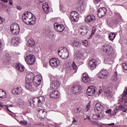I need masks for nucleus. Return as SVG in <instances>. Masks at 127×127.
Returning <instances> with one entry per match:
<instances>
[{
    "label": "nucleus",
    "instance_id": "1",
    "mask_svg": "<svg viewBox=\"0 0 127 127\" xmlns=\"http://www.w3.org/2000/svg\"><path fill=\"white\" fill-rule=\"evenodd\" d=\"M41 79L42 78L40 75L34 76L33 73H29L25 77L26 89L31 92H34L35 87H38L41 84Z\"/></svg>",
    "mask_w": 127,
    "mask_h": 127
},
{
    "label": "nucleus",
    "instance_id": "2",
    "mask_svg": "<svg viewBox=\"0 0 127 127\" xmlns=\"http://www.w3.org/2000/svg\"><path fill=\"white\" fill-rule=\"evenodd\" d=\"M94 111L96 114H94L93 115L92 118L93 120H100L104 118L105 115H104V107L102 106L101 103H97L95 105V107L94 108Z\"/></svg>",
    "mask_w": 127,
    "mask_h": 127
},
{
    "label": "nucleus",
    "instance_id": "3",
    "mask_svg": "<svg viewBox=\"0 0 127 127\" xmlns=\"http://www.w3.org/2000/svg\"><path fill=\"white\" fill-rule=\"evenodd\" d=\"M22 21L26 24L33 25L35 24V17L30 12H25L22 17Z\"/></svg>",
    "mask_w": 127,
    "mask_h": 127
},
{
    "label": "nucleus",
    "instance_id": "4",
    "mask_svg": "<svg viewBox=\"0 0 127 127\" xmlns=\"http://www.w3.org/2000/svg\"><path fill=\"white\" fill-rule=\"evenodd\" d=\"M103 52L107 55L109 60H112L116 58V54H115L113 47L111 46L108 45L104 47Z\"/></svg>",
    "mask_w": 127,
    "mask_h": 127
},
{
    "label": "nucleus",
    "instance_id": "5",
    "mask_svg": "<svg viewBox=\"0 0 127 127\" xmlns=\"http://www.w3.org/2000/svg\"><path fill=\"white\" fill-rule=\"evenodd\" d=\"M58 53L62 59H67L69 57V52L66 48H60L58 51Z\"/></svg>",
    "mask_w": 127,
    "mask_h": 127
},
{
    "label": "nucleus",
    "instance_id": "6",
    "mask_svg": "<svg viewBox=\"0 0 127 127\" xmlns=\"http://www.w3.org/2000/svg\"><path fill=\"white\" fill-rule=\"evenodd\" d=\"M45 102V97L44 96H40L33 99V105L36 106V107H40L42 104H44Z\"/></svg>",
    "mask_w": 127,
    "mask_h": 127
},
{
    "label": "nucleus",
    "instance_id": "7",
    "mask_svg": "<svg viewBox=\"0 0 127 127\" xmlns=\"http://www.w3.org/2000/svg\"><path fill=\"white\" fill-rule=\"evenodd\" d=\"M25 61L28 65H33L36 61L35 56L33 55H28L25 58Z\"/></svg>",
    "mask_w": 127,
    "mask_h": 127
},
{
    "label": "nucleus",
    "instance_id": "8",
    "mask_svg": "<svg viewBox=\"0 0 127 127\" xmlns=\"http://www.w3.org/2000/svg\"><path fill=\"white\" fill-rule=\"evenodd\" d=\"M50 64L53 68H57L58 66H60V61L56 58H53L50 59Z\"/></svg>",
    "mask_w": 127,
    "mask_h": 127
},
{
    "label": "nucleus",
    "instance_id": "9",
    "mask_svg": "<svg viewBox=\"0 0 127 127\" xmlns=\"http://www.w3.org/2000/svg\"><path fill=\"white\" fill-rule=\"evenodd\" d=\"M97 76L99 79H106L109 76V71L106 69L101 70Z\"/></svg>",
    "mask_w": 127,
    "mask_h": 127
},
{
    "label": "nucleus",
    "instance_id": "10",
    "mask_svg": "<svg viewBox=\"0 0 127 127\" xmlns=\"http://www.w3.org/2000/svg\"><path fill=\"white\" fill-rule=\"evenodd\" d=\"M10 29L12 34L17 35L19 33V31H20V30L19 29V25L17 23L11 24Z\"/></svg>",
    "mask_w": 127,
    "mask_h": 127
},
{
    "label": "nucleus",
    "instance_id": "11",
    "mask_svg": "<svg viewBox=\"0 0 127 127\" xmlns=\"http://www.w3.org/2000/svg\"><path fill=\"white\" fill-rule=\"evenodd\" d=\"M118 111H123V113H127V107H124L122 105L117 107L115 110L113 112V114H111L110 115L111 117L116 116V114H117V112H118Z\"/></svg>",
    "mask_w": 127,
    "mask_h": 127
},
{
    "label": "nucleus",
    "instance_id": "12",
    "mask_svg": "<svg viewBox=\"0 0 127 127\" xmlns=\"http://www.w3.org/2000/svg\"><path fill=\"white\" fill-rule=\"evenodd\" d=\"M70 19L73 22H77L79 20V13L76 11H72L70 14Z\"/></svg>",
    "mask_w": 127,
    "mask_h": 127
},
{
    "label": "nucleus",
    "instance_id": "13",
    "mask_svg": "<svg viewBox=\"0 0 127 127\" xmlns=\"http://www.w3.org/2000/svg\"><path fill=\"white\" fill-rule=\"evenodd\" d=\"M60 86V82L58 79L56 78L55 80L53 81V83L51 84L50 88L51 90H57V89H58Z\"/></svg>",
    "mask_w": 127,
    "mask_h": 127
},
{
    "label": "nucleus",
    "instance_id": "14",
    "mask_svg": "<svg viewBox=\"0 0 127 127\" xmlns=\"http://www.w3.org/2000/svg\"><path fill=\"white\" fill-rule=\"evenodd\" d=\"M37 111L38 118H40V119H45L46 118V111L45 109H38Z\"/></svg>",
    "mask_w": 127,
    "mask_h": 127
},
{
    "label": "nucleus",
    "instance_id": "15",
    "mask_svg": "<svg viewBox=\"0 0 127 127\" xmlns=\"http://www.w3.org/2000/svg\"><path fill=\"white\" fill-rule=\"evenodd\" d=\"M81 89V85L79 84L75 85L72 87V93L75 94V95H79Z\"/></svg>",
    "mask_w": 127,
    "mask_h": 127
},
{
    "label": "nucleus",
    "instance_id": "16",
    "mask_svg": "<svg viewBox=\"0 0 127 127\" xmlns=\"http://www.w3.org/2000/svg\"><path fill=\"white\" fill-rule=\"evenodd\" d=\"M97 88L94 86H91L88 87L87 90V94L88 96H94L95 95V92H96V89Z\"/></svg>",
    "mask_w": 127,
    "mask_h": 127
},
{
    "label": "nucleus",
    "instance_id": "17",
    "mask_svg": "<svg viewBox=\"0 0 127 127\" xmlns=\"http://www.w3.org/2000/svg\"><path fill=\"white\" fill-rule=\"evenodd\" d=\"M50 96L52 99H58L60 97V93L56 89L52 90L50 93Z\"/></svg>",
    "mask_w": 127,
    "mask_h": 127
},
{
    "label": "nucleus",
    "instance_id": "18",
    "mask_svg": "<svg viewBox=\"0 0 127 127\" xmlns=\"http://www.w3.org/2000/svg\"><path fill=\"white\" fill-rule=\"evenodd\" d=\"M107 8L105 7L100 8L98 11L97 15L98 17H103L107 14Z\"/></svg>",
    "mask_w": 127,
    "mask_h": 127
},
{
    "label": "nucleus",
    "instance_id": "19",
    "mask_svg": "<svg viewBox=\"0 0 127 127\" xmlns=\"http://www.w3.org/2000/svg\"><path fill=\"white\" fill-rule=\"evenodd\" d=\"M55 29L58 32H62L64 30V26L63 24L59 25L58 23H56L54 24Z\"/></svg>",
    "mask_w": 127,
    "mask_h": 127
},
{
    "label": "nucleus",
    "instance_id": "20",
    "mask_svg": "<svg viewBox=\"0 0 127 127\" xmlns=\"http://www.w3.org/2000/svg\"><path fill=\"white\" fill-rule=\"evenodd\" d=\"M23 91V89H22V88H21V86H19L14 88L12 90V93L14 95H20V94L22 93Z\"/></svg>",
    "mask_w": 127,
    "mask_h": 127
},
{
    "label": "nucleus",
    "instance_id": "21",
    "mask_svg": "<svg viewBox=\"0 0 127 127\" xmlns=\"http://www.w3.org/2000/svg\"><path fill=\"white\" fill-rule=\"evenodd\" d=\"M88 66H89L91 70L96 69V66H97V63L96 62V60H95V59L90 60L89 61Z\"/></svg>",
    "mask_w": 127,
    "mask_h": 127
},
{
    "label": "nucleus",
    "instance_id": "22",
    "mask_svg": "<svg viewBox=\"0 0 127 127\" xmlns=\"http://www.w3.org/2000/svg\"><path fill=\"white\" fill-rule=\"evenodd\" d=\"M11 44L13 46H17L20 41V38L18 37H13L11 39Z\"/></svg>",
    "mask_w": 127,
    "mask_h": 127
},
{
    "label": "nucleus",
    "instance_id": "23",
    "mask_svg": "<svg viewBox=\"0 0 127 127\" xmlns=\"http://www.w3.org/2000/svg\"><path fill=\"white\" fill-rule=\"evenodd\" d=\"M82 31L81 32V35H86L89 32V27L84 25L81 28Z\"/></svg>",
    "mask_w": 127,
    "mask_h": 127
},
{
    "label": "nucleus",
    "instance_id": "24",
    "mask_svg": "<svg viewBox=\"0 0 127 127\" xmlns=\"http://www.w3.org/2000/svg\"><path fill=\"white\" fill-rule=\"evenodd\" d=\"M86 22H92V21H95L96 17L94 15H89L85 18Z\"/></svg>",
    "mask_w": 127,
    "mask_h": 127
},
{
    "label": "nucleus",
    "instance_id": "25",
    "mask_svg": "<svg viewBox=\"0 0 127 127\" xmlns=\"http://www.w3.org/2000/svg\"><path fill=\"white\" fill-rule=\"evenodd\" d=\"M90 80L91 79L87 73L83 74L82 81L84 83H88V82H90Z\"/></svg>",
    "mask_w": 127,
    "mask_h": 127
},
{
    "label": "nucleus",
    "instance_id": "26",
    "mask_svg": "<svg viewBox=\"0 0 127 127\" xmlns=\"http://www.w3.org/2000/svg\"><path fill=\"white\" fill-rule=\"evenodd\" d=\"M16 69L19 72H23L24 71V66H23L21 64H16Z\"/></svg>",
    "mask_w": 127,
    "mask_h": 127
},
{
    "label": "nucleus",
    "instance_id": "27",
    "mask_svg": "<svg viewBox=\"0 0 127 127\" xmlns=\"http://www.w3.org/2000/svg\"><path fill=\"white\" fill-rule=\"evenodd\" d=\"M74 57L76 59H81L83 57V54L79 51H76L74 53Z\"/></svg>",
    "mask_w": 127,
    "mask_h": 127
},
{
    "label": "nucleus",
    "instance_id": "28",
    "mask_svg": "<svg viewBox=\"0 0 127 127\" xmlns=\"http://www.w3.org/2000/svg\"><path fill=\"white\" fill-rule=\"evenodd\" d=\"M27 45L29 46V47H34V45H35V42L33 39H30L27 42Z\"/></svg>",
    "mask_w": 127,
    "mask_h": 127
},
{
    "label": "nucleus",
    "instance_id": "29",
    "mask_svg": "<svg viewBox=\"0 0 127 127\" xmlns=\"http://www.w3.org/2000/svg\"><path fill=\"white\" fill-rule=\"evenodd\" d=\"M42 7L46 13H48V12H49V6L48 5V3L46 2L43 3Z\"/></svg>",
    "mask_w": 127,
    "mask_h": 127
},
{
    "label": "nucleus",
    "instance_id": "30",
    "mask_svg": "<svg viewBox=\"0 0 127 127\" xmlns=\"http://www.w3.org/2000/svg\"><path fill=\"white\" fill-rule=\"evenodd\" d=\"M112 92V88L111 87H108L104 90L105 96L107 97H111V92Z\"/></svg>",
    "mask_w": 127,
    "mask_h": 127
},
{
    "label": "nucleus",
    "instance_id": "31",
    "mask_svg": "<svg viewBox=\"0 0 127 127\" xmlns=\"http://www.w3.org/2000/svg\"><path fill=\"white\" fill-rule=\"evenodd\" d=\"M6 92L4 91V90L0 89V99H6Z\"/></svg>",
    "mask_w": 127,
    "mask_h": 127
},
{
    "label": "nucleus",
    "instance_id": "32",
    "mask_svg": "<svg viewBox=\"0 0 127 127\" xmlns=\"http://www.w3.org/2000/svg\"><path fill=\"white\" fill-rule=\"evenodd\" d=\"M117 35L115 33H111L109 36V39L111 41H113L114 39L116 38Z\"/></svg>",
    "mask_w": 127,
    "mask_h": 127
},
{
    "label": "nucleus",
    "instance_id": "33",
    "mask_svg": "<svg viewBox=\"0 0 127 127\" xmlns=\"http://www.w3.org/2000/svg\"><path fill=\"white\" fill-rule=\"evenodd\" d=\"M112 81H118V79H119V77H118V72L117 71H115L114 73V74L112 76Z\"/></svg>",
    "mask_w": 127,
    "mask_h": 127
},
{
    "label": "nucleus",
    "instance_id": "34",
    "mask_svg": "<svg viewBox=\"0 0 127 127\" xmlns=\"http://www.w3.org/2000/svg\"><path fill=\"white\" fill-rule=\"evenodd\" d=\"M80 43L78 41H74L72 42L73 47H80Z\"/></svg>",
    "mask_w": 127,
    "mask_h": 127
},
{
    "label": "nucleus",
    "instance_id": "35",
    "mask_svg": "<svg viewBox=\"0 0 127 127\" xmlns=\"http://www.w3.org/2000/svg\"><path fill=\"white\" fill-rule=\"evenodd\" d=\"M48 35L49 38H51V39H53L55 37V35H54V33H53V32L52 31L49 32Z\"/></svg>",
    "mask_w": 127,
    "mask_h": 127
},
{
    "label": "nucleus",
    "instance_id": "36",
    "mask_svg": "<svg viewBox=\"0 0 127 127\" xmlns=\"http://www.w3.org/2000/svg\"><path fill=\"white\" fill-rule=\"evenodd\" d=\"M96 28L95 27H93L92 33H91L90 36H89V37L88 38L89 39H91V38H92V37H93V35H94V34L95 33H96Z\"/></svg>",
    "mask_w": 127,
    "mask_h": 127
},
{
    "label": "nucleus",
    "instance_id": "37",
    "mask_svg": "<svg viewBox=\"0 0 127 127\" xmlns=\"http://www.w3.org/2000/svg\"><path fill=\"white\" fill-rule=\"evenodd\" d=\"M127 95H126L124 98L123 97V95H122V99H119V101L120 102H123V100H124L125 103L126 104H127Z\"/></svg>",
    "mask_w": 127,
    "mask_h": 127
},
{
    "label": "nucleus",
    "instance_id": "38",
    "mask_svg": "<svg viewBox=\"0 0 127 127\" xmlns=\"http://www.w3.org/2000/svg\"><path fill=\"white\" fill-rule=\"evenodd\" d=\"M119 22V20L116 19H113L111 21V25H113V24H117V23Z\"/></svg>",
    "mask_w": 127,
    "mask_h": 127
},
{
    "label": "nucleus",
    "instance_id": "39",
    "mask_svg": "<svg viewBox=\"0 0 127 127\" xmlns=\"http://www.w3.org/2000/svg\"><path fill=\"white\" fill-rule=\"evenodd\" d=\"M17 102L19 105H23V104H24V101H23V100L20 98L18 99Z\"/></svg>",
    "mask_w": 127,
    "mask_h": 127
},
{
    "label": "nucleus",
    "instance_id": "40",
    "mask_svg": "<svg viewBox=\"0 0 127 127\" xmlns=\"http://www.w3.org/2000/svg\"><path fill=\"white\" fill-rule=\"evenodd\" d=\"M72 67L73 70H76V69H77V65H76V64H75V62H74L72 63Z\"/></svg>",
    "mask_w": 127,
    "mask_h": 127
},
{
    "label": "nucleus",
    "instance_id": "41",
    "mask_svg": "<svg viewBox=\"0 0 127 127\" xmlns=\"http://www.w3.org/2000/svg\"><path fill=\"white\" fill-rule=\"evenodd\" d=\"M82 43L84 46H87L89 42H88V41L85 40L83 41Z\"/></svg>",
    "mask_w": 127,
    "mask_h": 127
},
{
    "label": "nucleus",
    "instance_id": "42",
    "mask_svg": "<svg viewBox=\"0 0 127 127\" xmlns=\"http://www.w3.org/2000/svg\"><path fill=\"white\" fill-rule=\"evenodd\" d=\"M20 123L22 124V125H27V122L24 120L20 121Z\"/></svg>",
    "mask_w": 127,
    "mask_h": 127
},
{
    "label": "nucleus",
    "instance_id": "43",
    "mask_svg": "<svg viewBox=\"0 0 127 127\" xmlns=\"http://www.w3.org/2000/svg\"><path fill=\"white\" fill-rule=\"evenodd\" d=\"M123 66L124 70H126L127 71V64L124 63L123 64Z\"/></svg>",
    "mask_w": 127,
    "mask_h": 127
},
{
    "label": "nucleus",
    "instance_id": "44",
    "mask_svg": "<svg viewBox=\"0 0 127 127\" xmlns=\"http://www.w3.org/2000/svg\"><path fill=\"white\" fill-rule=\"evenodd\" d=\"M116 15H117V16L119 18V19L122 20V16L121 15V14H120V13H116Z\"/></svg>",
    "mask_w": 127,
    "mask_h": 127
},
{
    "label": "nucleus",
    "instance_id": "45",
    "mask_svg": "<svg viewBox=\"0 0 127 127\" xmlns=\"http://www.w3.org/2000/svg\"><path fill=\"white\" fill-rule=\"evenodd\" d=\"M74 113L75 114H79V113H80V111H79V108L74 109Z\"/></svg>",
    "mask_w": 127,
    "mask_h": 127
},
{
    "label": "nucleus",
    "instance_id": "46",
    "mask_svg": "<svg viewBox=\"0 0 127 127\" xmlns=\"http://www.w3.org/2000/svg\"><path fill=\"white\" fill-rule=\"evenodd\" d=\"M105 113L106 114H111L112 113V109H109L108 110H107Z\"/></svg>",
    "mask_w": 127,
    "mask_h": 127
},
{
    "label": "nucleus",
    "instance_id": "47",
    "mask_svg": "<svg viewBox=\"0 0 127 127\" xmlns=\"http://www.w3.org/2000/svg\"><path fill=\"white\" fill-rule=\"evenodd\" d=\"M86 109H87V112L90 110V103H88V104L86 106Z\"/></svg>",
    "mask_w": 127,
    "mask_h": 127
},
{
    "label": "nucleus",
    "instance_id": "48",
    "mask_svg": "<svg viewBox=\"0 0 127 127\" xmlns=\"http://www.w3.org/2000/svg\"><path fill=\"white\" fill-rule=\"evenodd\" d=\"M78 10H79L82 13V12H83V11H84V9H82V8L81 7H79L78 8Z\"/></svg>",
    "mask_w": 127,
    "mask_h": 127
},
{
    "label": "nucleus",
    "instance_id": "49",
    "mask_svg": "<svg viewBox=\"0 0 127 127\" xmlns=\"http://www.w3.org/2000/svg\"><path fill=\"white\" fill-rule=\"evenodd\" d=\"M5 107L7 111L9 112L10 113H11V111H10V110H9V109H8V105H5Z\"/></svg>",
    "mask_w": 127,
    "mask_h": 127
},
{
    "label": "nucleus",
    "instance_id": "50",
    "mask_svg": "<svg viewBox=\"0 0 127 127\" xmlns=\"http://www.w3.org/2000/svg\"><path fill=\"white\" fill-rule=\"evenodd\" d=\"M10 59V57H9V56L6 57V61H9Z\"/></svg>",
    "mask_w": 127,
    "mask_h": 127
},
{
    "label": "nucleus",
    "instance_id": "51",
    "mask_svg": "<svg viewBox=\"0 0 127 127\" xmlns=\"http://www.w3.org/2000/svg\"><path fill=\"white\" fill-rule=\"evenodd\" d=\"M17 9H18V10H21V9H22V8H21L20 6H17Z\"/></svg>",
    "mask_w": 127,
    "mask_h": 127
},
{
    "label": "nucleus",
    "instance_id": "52",
    "mask_svg": "<svg viewBox=\"0 0 127 127\" xmlns=\"http://www.w3.org/2000/svg\"><path fill=\"white\" fill-rule=\"evenodd\" d=\"M94 0L95 3H98V2H100V1H101V0Z\"/></svg>",
    "mask_w": 127,
    "mask_h": 127
},
{
    "label": "nucleus",
    "instance_id": "53",
    "mask_svg": "<svg viewBox=\"0 0 127 127\" xmlns=\"http://www.w3.org/2000/svg\"><path fill=\"white\" fill-rule=\"evenodd\" d=\"M102 91L103 90L102 89H100L98 92V95H101V93H102Z\"/></svg>",
    "mask_w": 127,
    "mask_h": 127
},
{
    "label": "nucleus",
    "instance_id": "54",
    "mask_svg": "<svg viewBox=\"0 0 127 127\" xmlns=\"http://www.w3.org/2000/svg\"><path fill=\"white\" fill-rule=\"evenodd\" d=\"M75 123H77V121H76V119L73 118V120L72 121V124H75Z\"/></svg>",
    "mask_w": 127,
    "mask_h": 127
},
{
    "label": "nucleus",
    "instance_id": "55",
    "mask_svg": "<svg viewBox=\"0 0 127 127\" xmlns=\"http://www.w3.org/2000/svg\"><path fill=\"white\" fill-rule=\"evenodd\" d=\"M1 23H2V18L0 16V24H1Z\"/></svg>",
    "mask_w": 127,
    "mask_h": 127
},
{
    "label": "nucleus",
    "instance_id": "56",
    "mask_svg": "<svg viewBox=\"0 0 127 127\" xmlns=\"http://www.w3.org/2000/svg\"><path fill=\"white\" fill-rule=\"evenodd\" d=\"M2 46V43H1V40H0V48H1Z\"/></svg>",
    "mask_w": 127,
    "mask_h": 127
},
{
    "label": "nucleus",
    "instance_id": "57",
    "mask_svg": "<svg viewBox=\"0 0 127 127\" xmlns=\"http://www.w3.org/2000/svg\"><path fill=\"white\" fill-rule=\"evenodd\" d=\"M87 119L88 120V121L92 122V120H91V118L90 117V116H87Z\"/></svg>",
    "mask_w": 127,
    "mask_h": 127
},
{
    "label": "nucleus",
    "instance_id": "58",
    "mask_svg": "<svg viewBox=\"0 0 127 127\" xmlns=\"http://www.w3.org/2000/svg\"><path fill=\"white\" fill-rule=\"evenodd\" d=\"M108 126H115V123L108 124Z\"/></svg>",
    "mask_w": 127,
    "mask_h": 127
},
{
    "label": "nucleus",
    "instance_id": "59",
    "mask_svg": "<svg viewBox=\"0 0 127 127\" xmlns=\"http://www.w3.org/2000/svg\"><path fill=\"white\" fill-rule=\"evenodd\" d=\"M1 1H3V2H7L8 1V0H1Z\"/></svg>",
    "mask_w": 127,
    "mask_h": 127
},
{
    "label": "nucleus",
    "instance_id": "60",
    "mask_svg": "<svg viewBox=\"0 0 127 127\" xmlns=\"http://www.w3.org/2000/svg\"><path fill=\"white\" fill-rule=\"evenodd\" d=\"M0 107H1V108L3 107V106L2 105V104H1V103L0 102Z\"/></svg>",
    "mask_w": 127,
    "mask_h": 127
},
{
    "label": "nucleus",
    "instance_id": "61",
    "mask_svg": "<svg viewBox=\"0 0 127 127\" xmlns=\"http://www.w3.org/2000/svg\"><path fill=\"white\" fill-rule=\"evenodd\" d=\"M9 4H10V5H12V2H11V1H9Z\"/></svg>",
    "mask_w": 127,
    "mask_h": 127
},
{
    "label": "nucleus",
    "instance_id": "62",
    "mask_svg": "<svg viewBox=\"0 0 127 127\" xmlns=\"http://www.w3.org/2000/svg\"><path fill=\"white\" fill-rule=\"evenodd\" d=\"M40 2H43V0H39Z\"/></svg>",
    "mask_w": 127,
    "mask_h": 127
},
{
    "label": "nucleus",
    "instance_id": "63",
    "mask_svg": "<svg viewBox=\"0 0 127 127\" xmlns=\"http://www.w3.org/2000/svg\"><path fill=\"white\" fill-rule=\"evenodd\" d=\"M8 107H12V105H9Z\"/></svg>",
    "mask_w": 127,
    "mask_h": 127
},
{
    "label": "nucleus",
    "instance_id": "64",
    "mask_svg": "<svg viewBox=\"0 0 127 127\" xmlns=\"http://www.w3.org/2000/svg\"><path fill=\"white\" fill-rule=\"evenodd\" d=\"M87 118H84V120H87Z\"/></svg>",
    "mask_w": 127,
    "mask_h": 127
}]
</instances>
